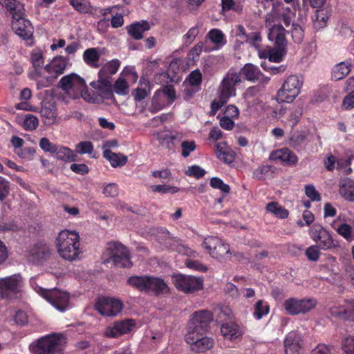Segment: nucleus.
<instances>
[{
    "instance_id": "obj_7",
    "label": "nucleus",
    "mask_w": 354,
    "mask_h": 354,
    "mask_svg": "<svg viewBox=\"0 0 354 354\" xmlns=\"http://www.w3.org/2000/svg\"><path fill=\"white\" fill-rule=\"evenodd\" d=\"M36 291L61 312L66 311L69 307L70 296L68 292L57 288L44 289L39 287Z\"/></svg>"
},
{
    "instance_id": "obj_32",
    "label": "nucleus",
    "mask_w": 354,
    "mask_h": 354,
    "mask_svg": "<svg viewBox=\"0 0 354 354\" xmlns=\"http://www.w3.org/2000/svg\"><path fill=\"white\" fill-rule=\"evenodd\" d=\"M82 58L88 66L97 68L100 66V55L97 48H89L83 53Z\"/></svg>"
},
{
    "instance_id": "obj_1",
    "label": "nucleus",
    "mask_w": 354,
    "mask_h": 354,
    "mask_svg": "<svg viewBox=\"0 0 354 354\" xmlns=\"http://www.w3.org/2000/svg\"><path fill=\"white\" fill-rule=\"evenodd\" d=\"M56 245L59 254L66 260L75 261L81 253L80 236L75 231L65 230L60 232L56 239Z\"/></svg>"
},
{
    "instance_id": "obj_56",
    "label": "nucleus",
    "mask_w": 354,
    "mask_h": 354,
    "mask_svg": "<svg viewBox=\"0 0 354 354\" xmlns=\"http://www.w3.org/2000/svg\"><path fill=\"white\" fill-rule=\"evenodd\" d=\"M228 100H225V98L222 97L218 95V100H213L210 104V111L209 112V116H214L217 111L223 106H224Z\"/></svg>"
},
{
    "instance_id": "obj_28",
    "label": "nucleus",
    "mask_w": 354,
    "mask_h": 354,
    "mask_svg": "<svg viewBox=\"0 0 354 354\" xmlns=\"http://www.w3.org/2000/svg\"><path fill=\"white\" fill-rule=\"evenodd\" d=\"M151 291L156 295L168 293L169 288L163 279L149 276L147 282V292Z\"/></svg>"
},
{
    "instance_id": "obj_42",
    "label": "nucleus",
    "mask_w": 354,
    "mask_h": 354,
    "mask_svg": "<svg viewBox=\"0 0 354 354\" xmlns=\"http://www.w3.org/2000/svg\"><path fill=\"white\" fill-rule=\"evenodd\" d=\"M274 167L269 165H263L256 168L252 173L254 178L261 180L272 176Z\"/></svg>"
},
{
    "instance_id": "obj_57",
    "label": "nucleus",
    "mask_w": 354,
    "mask_h": 354,
    "mask_svg": "<svg viewBox=\"0 0 354 354\" xmlns=\"http://www.w3.org/2000/svg\"><path fill=\"white\" fill-rule=\"evenodd\" d=\"M205 171L198 165H192L188 167L185 171V174L188 176L201 178L205 174Z\"/></svg>"
},
{
    "instance_id": "obj_6",
    "label": "nucleus",
    "mask_w": 354,
    "mask_h": 354,
    "mask_svg": "<svg viewBox=\"0 0 354 354\" xmlns=\"http://www.w3.org/2000/svg\"><path fill=\"white\" fill-rule=\"evenodd\" d=\"M303 82L295 75L288 76L277 93V100L279 102L290 103L298 96Z\"/></svg>"
},
{
    "instance_id": "obj_3",
    "label": "nucleus",
    "mask_w": 354,
    "mask_h": 354,
    "mask_svg": "<svg viewBox=\"0 0 354 354\" xmlns=\"http://www.w3.org/2000/svg\"><path fill=\"white\" fill-rule=\"evenodd\" d=\"M286 29L281 24L272 26L268 35V39L274 41V48H270L269 61L279 63L286 54L287 40L286 39Z\"/></svg>"
},
{
    "instance_id": "obj_33",
    "label": "nucleus",
    "mask_w": 354,
    "mask_h": 354,
    "mask_svg": "<svg viewBox=\"0 0 354 354\" xmlns=\"http://www.w3.org/2000/svg\"><path fill=\"white\" fill-rule=\"evenodd\" d=\"M351 64L348 62H342L336 64L332 71V79L338 81L344 79L351 71Z\"/></svg>"
},
{
    "instance_id": "obj_22",
    "label": "nucleus",
    "mask_w": 354,
    "mask_h": 354,
    "mask_svg": "<svg viewBox=\"0 0 354 354\" xmlns=\"http://www.w3.org/2000/svg\"><path fill=\"white\" fill-rule=\"evenodd\" d=\"M214 152L216 157L226 164L234 162L236 157L235 152L230 148L225 142H218L215 145Z\"/></svg>"
},
{
    "instance_id": "obj_8",
    "label": "nucleus",
    "mask_w": 354,
    "mask_h": 354,
    "mask_svg": "<svg viewBox=\"0 0 354 354\" xmlns=\"http://www.w3.org/2000/svg\"><path fill=\"white\" fill-rule=\"evenodd\" d=\"M172 281L176 289L185 293H193L203 288V279L200 277L178 274L172 276Z\"/></svg>"
},
{
    "instance_id": "obj_27",
    "label": "nucleus",
    "mask_w": 354,
    "mask_h": 354,
    "mask_svg": "<svg viewBox=\"0 0 354 354\" xmlns=\"http://www.w3.org/2000/svg\"><path fill=\"white\" fill-rule=\"evenodd\" d=\"M339 192L346 201L354 202V180L350 178H341Z\"/></svg>"
},
{
    "instance_id": "obj_40",
    "label": "nucleus",
    "mask_w": 354,
    "mask_h": 354,
    "mask_svg": "<svg viewBox=\"0 0 354 354\" xmlns=\"http://www.w3.org/2000/svg\"><path fill=\"white\" fill-rule=\"evenodd\" d=\"M306 140V136L302 132H294L289 138V145L297 151L303 149Z\"/></svg>"
},
{
    "instance_id": "obj_59",
    "label": "nucleus",
    "mask_w": 354,
    "mask_h": 354,
    "mask_svg": "<svg viewBox=\"0 0 354 354\" xmlns=\"http://www.w3.org/2000/svg\"><path fill=\"white\" fill-rule=\"evenodd\" d=\"M199 31L198 27L191 28L187 32L183 37V41L184 45L186 46L190 45L196 36L198 35Z\"/></svg>"
},
{
    "instance_id": "obj_43",
    "label": "nucleus",
    "mask_w": 354,
    "mask_h": 354,
    "mask_svg": "<svg viewBox=\"0 0 354 354\" xmlns=\"http://www.w3.org/2000/svg\"><path fill=\"white\" fill-rule=\"evenodd\" d=\"M337 233L342 236L347 242L354 241V229L348 223H342L336 229Z\"/></svg>"
},
{
    "instance_id": "obj_39",
    "label": "nucleus",
    "mask_w": 354,
    "mask_h": 354,
    "mask_svg": "<svg viewBox=\"0 0 354 354\" xmlns=\"http://www.w3.org/2000/svg\"><path fill=\"white\" fill-rule=\"evenodd\" d=\"M168 105L167 101L166 102V100L162 95V93H161L160 90L156 91L152 98L151 112L155 113L163 109Z\"/></svg>"
},
{
    "instance_id": "obj_36",
    "label": "nucleus",
    "mask_w": 354,
    "mask_h": 354,
    "mask_svg": "<svg viewBox=\"0 0 354 354\" xmlns=\"http://www.w3.org/2000/svg\"><path fill=\"white\" fill-rule=\"evenodd\" d=\"M149 276H131L128 278L127 283L132 288L147 292V282Z\"/></svg>"
},
{
    "instance_id": "obj_46",
    "label": "nucleus",
    "mask_w": 354,
    "mask_h": 354,
    "mask_svg": "<svg viewBox=\"0 0 354 354\" xmlns=\"http://www.w3.org/2000/svg\"><path fill=\"white\" fill-rule=\"evenodd\" d=\"M354 159V155H349L347 158H340L337 160V170H344L346 174H350L352 172V169L350 167L352 160Z\"/></svg>"
},
{
    "instance_id": "obj_60",
    "label": "nucleus",
    "mask_w": 354,
    "mask_h": 354,
    "mask_svg": "<svg viewBox=\"0 0 354 354\" xmlns=\"http://www.w3.org/2000/svg\"><path fill=\"white\" fill-rule=\"evenodd\" d=\"M10 193L9 182L0 176V202H3Z\"/></svg>"
},
{
    "instance_id": "obj_61",
    "label": "nucleus",
    "mask_w": 354,
    "mask_h": 354,
    "mask_svg": "<svg viewBox=\"0 0 354 354\" xmlns=\"http://www.w3.org/2000/svg\"><path fill=\"white\" fill-rule=\"evenodd\" d=\"M187 80L190 86H200L202 82V74L198 69L192 71L188 76Z\"/></svg>"
},
{
    "instance_id": "obj_34",
    "label": "nucleus",
    "mask_w": 354,
    "mask_h": 354,
    "mask_svg": "<svg viewBox=\"0 0 354 354\" xmlns=\"http://www.w3.org/2000/svg\"><path fill=\"white\" fill-rule=\"evenodd\" d=\"M103 156L108 160L113 167L124 166L127 162V157L122 153H115L110 149L103 151Z\"/></svg>"
},
{
    "instance_id": "obj_54",
    "label": "nucleus",
    "mask_w": 354,
    "mask_h": 354,
    "mask_svg": "<svg viewBox=\"0 0 354 354\" xmlns=\"http://www.w3.org/2000/svg\"><path fill=\"white\" fill-rule=\"evenodd\" d=\"M75 151L80 154H91L93 151V145L91 141H82L75 147Z\"/></svg>"
},
{
    "instance_id": "obj_24",
    "label": "nucleus",
    "mask_w": 354,
    "mask_h": 354,
    "mask_svg": "<svg viewBox=\"0 0 354 354\" xmlns=\"http://www.w3.org/2000/svg\"><path fill=\"white\" fill-rule=\"evenodd\" d=\"M91 86L98 90L102 98L106 100L115 99L113 87L109 78L102 77V79H99L97 82H92Z\"/></svg>"
},
{
    "instance_id": "obj_9",
    "label": "nucleus",
    "mask_w": 354,
    "mask_h": 354,
    "mask_svg": "<svg viewBox=\"0 0 354 354\" xmlns=\"http://www.w3.org/2000/svg\"><path fill=\"white\" fill-rule=\"evenodd\" d=\"M202 246L212 257L219 260L230 254V245L217 236L206 237Z\"/></svg>"
},
{
    "instance_id": "obj_31",
    "label": "nucleus",
    "mask_w": 354,
    "mask_h": 354,
    "mask_svg": "<svg viewBox=\"0 0 354 354\" xmlns=\"http://www.w3.org/2000/svg\"><path fill=\"white\" fill-rule=\"evenodd\" d=\"M149 86L150 82L145 80V78L141 77L139 81L138 86L131 93L135 101L140 102L145 99L150 93Z\"/></svg>"
},
{
    "instance_id": "obj_51",
    "label": "nucleus",
    "mask_w": 354,
    "mask_h": 354,
    "mask_svg": "<svg viewBox=\"0 0 354 354\" xmlns=\"http://www.w3.org/2000/svg\"><path fill=\"white\" fill-rule=\"evenodd\" d=\"M151 191L153 192H158L162 194L171 193L175 194L179 191V188L176 186L169 185H157L151 186Z\"/></svg>"
},
{
    "instance_id": "obj_13",
    "label": "nucleus",
    "mask_w": 354,
    "mask_h": 354,
    "mask_svg": "<svg viewBox=\"0 0 354 354\" xmlns=\"http://www.w3.org/2000/svg\"><path fill=\"white\" fill-rule=\"evenodd\" d=\"M241 82V74L230 70L219 86V95L228 100L236 95V85Z\"/></svg>"
},
{
    "instance_id": "obj_45",
    "label": "nucleus",
    "mask_w": 354,
    "mask_h": 354,
    "mask_svg": "<svg viewBox=\"0 0 354 354\" xmlns=\"http://www.w3.org/2000/svg\"><path fill=\"white\" fill-rule=\"evenodd\" d=\"M270 311L269 305L263 300H258L254 306L253 315L257 319H261Z\"/></svg>"
},
{
    "instance_id": "obj_44",
    "label": "nucleus",
    "mask_w": 354,
    "mask_h": 354,
    "mask_svg": "<svg viewBox=\"0 0 354 354\" xmlns=\"http://www.w3.org/2000/svg\"><path fill=\"white\" fill-rule=\"evenodd\" d=\"M177 139L176 135H173L169 131H165L158 134V140L162 145H165L169 150L173 149L174 142Z\"/></svg>"
},
{
    "instance_id": "obj_12",
    "label": "nucleus",
    "mask_w": 354,
    "mask_h": 354,
    "mask_svg": "<svg viewBox=\"0 0 354 354\" xmlns=\"http://www.w3.org/2000/svg\"><path fill=\"white\" fill-rule=\"evenodd\" d=\"M124 304L120 299L109 297H99L95 304V309L103 316L113 317L123 309Z\"/></svg>"
},
{
    "instance_id": "obj_50",
    "label": "nucleus",
    "mask_w": 354,
    "mask_h": 354,
    "mask_svg": "<svg viewBox=\"0 0 354 354\" xmlns=\"http://www.w3.org/2000/svg\"><path fill=\"white\" fill-rule=\"evenodd\" d=\"M292 38L295 43L301 44L304 37V31L301 26L292 24L291 30Z\"/></svg>"
},
{
    "instance_id": "obj_17",
    "label": "nucleus",
    "mask_w": 354,
    "mask_h": 354,
    "mask_svg": "<svg viewBox=\"0 0 354 354\" xmlns=\"http://www.w3.org/2000/svg\"><path fill=\"white\" fill-rule=\"evenodd\" d=\"M270 159L279 160L284 165L294 166L298 162L297 155L288 148H281L272 151L270 155Z\"/></svg>"
},
{
    "instance_id": "obj_14",
    "label": "nucleus",
    "mask_w": 354,
    "mask_h": 354,
    "mask_svg": "<svg viewBox=\"0 0 354 354\" xmlns=\"http://www.w3.org/2000/svg\"><path fill=\"white\" fill-rule=\"evenodd\" d=\"M66 68V59L63 57H57L54 58L50 63L45 66L44 70L49 74L46 79L47 84H42V86H48L53 84L58 76L64 73Z\"/></svg>"
},
{
    "instance_id": "obj_38",
    "label": "nucleus",
    "mask_w": 354,
    "mask_h": 354,
    "mask_svg": "<svg viewBox=\"0 0 354 354\" xmlns=\"http://www.w3.org/2000/svg\"><path fill=\"white\" fill-rule=\"evenodd\" d=\"M206 333L207 332L205 330H200L198 326L189 323L187 328V332L185 337V342L188 344L191 345L198 338L201 337L202 335H205Z\"/></svg>"
},
{
    "instance_id": "obj_11",
    "label": "nucleus",
    "mask_w": 354,
    "mask_h": 354,
    "mask_svg": "<svg viewBox=\"0 0 354 354\" xmlns=\"http://www.w3.org/2000/svg\"><path fill=\"white\" fill-rule=\"evenodd\" d=\"M317 301L315 299H301L290 297L284 301L283 307L286 312L290 315L304 314L317 306Z\"/></svg>"
},
{
    "instance_id": "obj_2",
    "label": "nucleus",
    "mask_w": 354,
    "mask_h": 354,
    "mask_svg": "<svg viewBox=\"0 0 354 354\" xmlns=\"http://www.w3.org/2000/svg\"><path fill=\"white\" fill-rule=\"evenodd\" d=\"M66 344V337L63 334L53 333L37 340L35 353L64 354Z\"/></svg>"
},
{
    "instance_id": "obj_23",
    "label": "nucleus",
    "mask_w": 354,
    "mask_h": 354,
    "mask_svg": "<svg viewBox=\"0 0 354 354\" xmlns=\"http://www.w3.org/2000/svg\"><path fill=\"white\" fill-rule=\"evenodd\" d=\"M332 317L348 321H354V306L352 305H339L330 308Z\"/></svg>"
},
{
    "instance_id": "obj_30",
    "label": "nucleus",
    "mask_w": 354,
    "mask_h": 354,
    "mask_svg": "<svg viewBox=\"0 0 354 354\" xmlns=\"http://www.w3.org/2000/svg\"><path fill=\"white\" fill-rule=\"evenodd\" d=\"M214 344L212 338L202 335L190 345L192 351L196 353H203L211 349Z\"/></svg>"
},
{
    "instance_id": "obj_21",
    "label": "nucleus",
    "mask_w": 354,
    "mask_h": 354,
    "mask_svg": "<svg viewBox=\"0 0 354 354\" xmlns=\"http://www.w3.org/2000/svg\"><path fill=\"white\" fill-rule=\"evenodd\" d=\"M301 337L295 331L290 332L284 341L286 354H298L301 348Z\"/></svg>"
},
{
    "instance_id": "obj_25",
    "label": "nucleus",
    "mask_w": 354,
    "mask_h": 354,
    "mask_svg": "<svg viewBox=\"0 0 354 354\" xmlns=\"http://www.w3.org/2000/svg\"><path fill=\"white\" fill-rule=\"evenodd\" d=\"M2 6L12 16V20L19 19L25 15L24 6L22 3L18 0H2Z\"/></svg>"
},
{
    "instance_id": "obj_58",
    "label": "nucleus",
    "mask_w": 354,
    "mask_h": 354,
    "mask_svg": "<svg viewBox=\"0 0 354 354\" xmlns=\"http://www.w3.org/2000/svg\"><path fill=\"white\" fill-rule=\"evenodd\" d=\"M342 348V353L341 354H354V336L345 338Z\"/></svg>"
},
{
    "instance_id": "obj_55",
    "label": "nucleus",
    "mask_w": 354,
    "mask_h": 354,
    "mask_svg": "<svg viewBox=\"0 0 354 354\" xmlns=\"http://www.w3.org/2000/svg\"><path fill=\"white\" fill-rule=\"evenodd\" d=\"M165 98L167 97V104H171L176 100V91L173 85H167L160 90Z\"/></svg>"
},
{
    "instance_id": "obj_37",
    "label": "nucleus",
    "mask_w": 354,
    "mask_h": 354,
    "mask_svg": "<svg viewBox=\"0 0 354 354\" xmlns=\"http://www.w3.org/2000/svg\"><path fill=\"white\" fill-rule=\"evenodd\" d=\"M54 153H55L57 159L64 162H73L77 158V156L73 151L66 147L57 146Z\"/></svg>"
},
{
    "instance_id": "obj_18",
    "label": "nucleus",
    "mask_w": 354,
    "mask_h": 354,
    "mask_svg": "<svg viewBox=\"0 0 354 354\" xmlns=\"http://www.w3.org/2000/svg\"><path fill=\"white\" fill-rule=\"evenodd\" d=\"M221 333L225 339H236L244 333L243 327L234 321L224 322L221 326Z\"/></svg>"
},
{
    "instance_id": "obj_35",
    "label": "nucleus",
    "mask_w": 354,
    "mask_h": 354,
    "mask_svg": "<svg viewBox=\"0 0 354 354\" xmlns=\"http://www.w3.org/2000/svg\"><path fill=\"white\" fill-rule=\"evenodd\" d=\"M120 66V62L117 59L109 61L104 64L98 72L99 79H102V77H107L109 79V75L115 74L118 71Z\"/></svg>"
},
{
    "instance_id": "obj_15",
    "label": "nucleus",
    "mask_w": 354,
    "mask_h": 354,
    "mask_svg": "<svg viewBox=\"0 0 354 354\" xmlns=\"http://www.w3.org/2000/svg\"><path fill=\"white\" fill-rule=\"evenodd\" d=\"M243 75L245 80L250 82H259L263 85L268 84L270 79L265 76L259 70V67L252 64H246L238 73Z\"/></svg>"
},
{
    "instance_id": "obj_16",
    "label": "nucleus",
    "mask_w": 354,
    "mask_h": 354,
    "mask_svg": "<svg viewBox=\"0 0 354 354\" xmlns=\"http://www.w3.org/2000/svg\"><path fill=\"white\" fill-rule=\"evenodd\" d=\"M135 324V321L131 319L115 322L113 326L106 329L105 335L109 337H118L131 332Z\"/></svg>"
},
{
    "instance_id": "obj_64",
    "label": "nucleus",
    "mask_w": 354,
    "mask_h": 354,
    "mask_svg": "<svg viewBox=\"0 0 354 354\" xmlns=\"http://www.w3.org/2000/svg\"><path fill=\"white\" fill-rule=\"evenodd\" d=\"M196 145L194 141L185 140L181 143L182 156L186 158L189 156L190 153L196 149Z\"/></svg>"
},
{
    "instance_id": "obj_20",
    "label": "nucleus",
    "mask_w": 354,
    "mask_h": 354,
    "mask_svg": "<svg viewBox=\"0 0 354 354\" xmlns=\"http://www.w3.org/2000/svg\"><path fill=\"white\" fill-rule=\"evenodd\" d=\"M213 320V314L207 310H201L195 312L190 321V323L198 326L200 330L207 331L209 325Z\"/></svg>"
},
{
    "instance_id": "obj_47",
    "label": "nucleus",
    "mask_w": 354,
    "mask_h": 354,
    "mask_svg": "<svg viewBox=\"0 0 354 354\" xmlns=\"http://www.w3.org/2000/svg\"><path fill=\"white\" fill-rule=\"evenodd\" d=\"M39 124L38 118L32 114L26 115L21 126L26 131H32L37 128Z\"/></svg>"
},
{
    "instance_id": "obj_26",
    "label": "nucleus",
    "mask_w": 354,
    "mask_h": 354,
    "mask_svg": "<svg viewBox=\"0 0 354 354\" xmlns=\"http://www.w3.org/2000/svg\"><path fill=\"white\" fill-rule=\"evenodd\" d=\"M127 33L134 39L140 40L143 38V33L150 29V25L147 21L134 22L126 27Z\"/></svg>"
},
{
    "instance_id": "obj_4",
    "label": "nucleus",
    "mask_w": 354,
    "mask_h": 354,
    "mask_svg": "<svg viewBox=\"0 0 354 354\" xmlns=\"http://www.w3.org/2000/svg\"><path fill=\"white\" fill-rule=\"evenodd\" d=\"M105 255L108 256V258L104 261V263L112 262L115 266L120 268L132 266L129 251L120 243H109Z\"/></svg>"
},
{
    "instance_id": "obj_63",
    "label": "nucleus",
    "mask_w": 354,
    "mask_h": 354,
    "mask_svg": "<svg viewBox=\"0 0 354 354\" xmlns=\"http://www.w3.org/2000/svg\"><path fill=\"white\" fill-rule=\"evenodd\" d=\"M208 37L209 39L216 44H219L223 42V40L224 39V34L222 32V31L219 29H212L208 32Z\"/></svg>"
},
{
    "instance_id": "obj_52",
    "label": "nucleus",
    "mask_w": 354,
    "mask_h": 354,
    "mask_svg": "<svg viewBox=\"0 0 354 354\" xmlns=\"http://www.w3.org/2000/svg\"><path fill=\"white\" fill-rule=\"evenodd\" d=\"M321 250L317 245H313L306 250L305 254L309 261H317L321 255Z\"/></svg>"
},
{
    "instance_id": "obj_5",
    "label": "nucleus",
    "mask_w": 354,
    "mask_h": 354,
    "mask_svg": "<svg viewBox=\"0 0 354 354\" xmlns=\"http://www.w3.org/2000/svg\"><path fill=\"white\" fill-rule=\"evenodd\" d=\"M308 234L322 250H333L339 247V243L333 239L330 232L319 223L313 224L308 230Z\"/></svg>"
},
{
    "instance_id": "obj_62",
    "label": "nucleus",
    "mask_w": 354,
    "mask_h": 354,
    "mask_svg": "<svg viewBox=\"0 0 354 354\" xmlns=\"http://www.w3.org/2000/svg\"><path fill=\"white\" fill-rule=\"evenodd\" d=\"M74 73L62 77L59 82V86L64 91H69L73 89V82Z\"/></svg>"
},
{
    "instance_id": "obj_29",
    "label": "nucleus",
    "mask_w": 354,
    "mask_h": 354,
    "mask_svg": "<svg viewBox=\"0 0 354 354\" xmlns=\"http://www.w3.org/2000/svg\"><path fill=\"white\" fill-rule=\"evenodd\" d=\"M40 114L45 119L44 122L46 124L54 123L57 117L56 108L54 103L43 102L41 103Z\"/></svg>"
},
{
    "instance_id": "obj_41",
    "label": "nucleus",
    "mask_w": 354,
    "mask_h": 354,
    "mask_svg": "<svg viewBox=\"0 0 354 354\" xmlns=\"http://www.w3.org/2000/svg\"><path fill=\"white\" fill-rule=\"evenodd\" d=\"M69 3L80 14H91L93 12L89 0H69Z\"/></svg>"
},
{
    "instance_id": "obj_48",
    "label": "nucleus",
    "mask_w": 354,
    "mask_h": 354,
    "mask_svg": "<svg viewBox=\"0 0 354 354\" xmlns=\"http://www.w3.org/2000/svg\"><path fill=\"white\" fill-rule=\"evenodd\" d=\"M112 87L118 95H126L129 93V84L126 80L123 78H118Z\"/></svg>"
},
{
    "instance_id": "obj_19",
    "label": "nucleus",
    "mask_w": 354,
    "mask_h": 354,
    "mask_svg": "<svg viewBox=\"0 0 354 354\" xmlns=\"http://www.w3.org/2000/svg\"><path fill=\"white\" fill-rule=\"evenodd\" d=\"M12 29L23 39H28L32 35V27L29 20L24 18V16L12 20Z\"/></svg>"
},
{
    "instance_id": "obj_49",
    "label": "nucleus",
    "mask_w": 354,
    "mask_h": 354,
    "mask_svg": "<svg viewBox=\"0 0 354 354\" xmlns=\"http://www.w3.org/2000/svg\"><path fill=\"white\" fill-rule=\"evenodd\" d=\"M31 62L35 68V73L40 75L39 71L44 65V59L41 52L33 53L31 54Z\"/></svg>"
},
{
    "instance_id": "obj_53",
    "label": "nucleus",
    "mask_w": 354,
    "mask_h": 354,
    "mask_svg": "<svg viewBox=\"0 0 354 354\" xmlns=\"http://www.w3.org/2000/svg\"><path fill=\"white\" fill-rule=\"evenodd\" d=\"M210 186L214 189H218L223 193H229L230 187L228 185L225 184L223 180L218 177H213L210 179Z\"/></svg>"
},
{
    "instance_id": "obj_10",
    "label": "nucleus",
    "mask_w": 354,
    "mask_h": 354,
    "mask_svg": "<svg viewBox=\"0 0 354 354\" xmlns=\"http://www.w3.org/2000/svg\"><path fill=\"white\" fill-rule=\"evenodd\" d=\"M22 277L20 275H12L0 279V296L3 299L16 298L22 288Z\"/></svg>"
}]
</instances>
